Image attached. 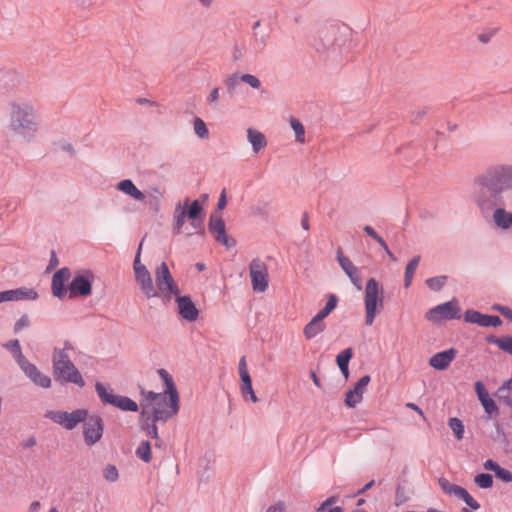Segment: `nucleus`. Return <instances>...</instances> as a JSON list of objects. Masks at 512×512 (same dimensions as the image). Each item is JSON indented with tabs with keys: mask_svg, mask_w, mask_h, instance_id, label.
<instances>
[{
	"mask_svg": "<svg viewBox=\"0 0 512 512\" xmlns=\"http://www.w3.org/2000/svg\"><path fill=\"white\" fill-rule=\"evenodd\" d=\"M474 200L482 212L505 206L502 193L512 188V165H493L474 178Z\"/></svg>",
	"mask_w": 512,
	"mask_h": 512,
	"instance_id": "f257e3e1",
	"label": "nucleus"
},
{
	"mask_svg": "<svg viewBox=\"0 0 512 512\" xmlns=\"http://www.w3.org/2000/svg\"><path fill=\"white\" fill-rule=\"evenodd\" d=\"M44 417L61 425L66 430L75 429L83 423V438L87 446H93L99 442L104 432V421L98 414H89L84 408L72 412L61 410H47Z\"/></svg>",
	"mask_w": 512,
	"mask_h": 512,
	"instance_id": "f03ea898",
	"label": "nucleus"
},
{
	"mask_svg": "<svg viewBox=\"0 0 512 512\" xmlns=\"http://www.w3.org/2000/svg\"><path fill=\"white\" fill-rule=\"evenodd\" d=\"M186 219L189 221L191 227L195 229L196 234L205 236V210L199 199L190 201V199L187 197L183 203L178 202L175 205L172 228L174 235H179L182 233V228Z\"/></svg>",
	"mask_w": 512,
	"mask_h": 512,
	"instance_id": "7ed1b4c3",
	"label": "nucleus"
},
{
	"mask_svg": "<svg viewBox=\"0 0 512 512\" xmlns=\"http://www.w3.org/2000/svg\"><path fill=\"white\" fill-rule=\"evenodd\" d=\"M10 127L14 132L20 133L29 140L33 138L37 131L33 107L28 104L21 106L15 102L12 103Z\"/></svg>",
	"mask_w": 512,
	"mask_h": 512,
	"instance_id": "20e7f679",
	"label": "nucleus"
},
{
	"mask_svg": "<svg viewBox=\"0 0 512 512\" xmlns=\"http://www.w3.org/2000/svg\"><path fill=\"white\" fill-rule=\"evenodd\" d=\"M155 282L159 297L164 304L171 301L173 295L179 294L180 289L175 282L166 262H162L155 270Z\"/></svg>",
	"mask_w": 512,
	"mask_h": 512,
	"instance_id": "39448f33",
	"label": "nucleus"
},
{
	"mask_svg": "<svg viewBox=\"0 0 512 512\" xmlns=\"http://www.w3.org/2000/svg\"><path fill=\"white\" fill-rule=\"evenodd\" d=\"M95 390L104 405H111L125 412H138L139 410V405L136 401L127 396L114 394L111 388H107L101 382H96Z\"/></svg>",
	"mask_w": 512,
	"mask_h": 512,
	"instance_id": "423d86ee",
	"label": "nucleus"
},
{
	"mask_svg": "<svg viewBox=\"0 0 512 512\" xmlns=\"http://www.w3.org/2000/svg\"><path fill=\"white\" fill-rule=\"evenodd\" d=\"M425 319L433 324H441L444 321L458 320L461 318V306L456 297L438 304L425 313Z\"/></svg>",
	"mask_w": 512,
	"mask_h": 512,
	"instance_id": "0eeeda50",
	"label": "nucleus"
},
{
	"mask_svg": "<svg viewBox=\"0 0 512 512\" xmlns=\"http://www.w3.org/2000/svg\"><path fill=\"white\" fill-rule=\"evenodd\" d=\"M144 239L140 242L135 254L133 268L135 281L140 287L141 292L147 299L159 297V292L153 285L152 277L147 267L141 263V250Z\"/></svg>",
	"mask_w": 512,
	"mask_h": 512,
	"instance_id": "6e6552de",
	"label": "nucleus"
},
{
	"mask_svg": "<svg viewBox=\"0 0 512 512\" xmlns=\"http://www.w3.org/2000/svg\"><path fill=\"white\" fill-rule=\"evenodd\" d=\"M95 275L90 269H83L75 272L70 281L68 298H86L92 294Z\"/></svg>",
	"mask_w": 512,
	"mask_h": 512,
	"instance_id": "1a4fd4ad",
	"label": "nucleus"
},
{
	"mask_svg": "<svg viewBox=\"0 0 512 512\" xmlns=\"http://www.w3.org/2000/svg\"><path fill=\"white\" fill-rule=\"evenodd\" d=\"M208 231L213 235L214 239L224 245L227 249L236 246L237 242L226 232L225 221L221 215L212 213L209 217Z\"/></svg>",
	"mask_w": 512,
	"mask_h": 512,
	"instance_id": "9d476101",
	"label": "nucleus"
},
{
	"mask_svg": "<svg viewBox=\"0 0 512 512\" xmlns=\"http://www.w3.org/2000/svg\"><path fill=\"white\" fill-rule=\"evenodd\" d=\"M250 278L255 292H265L269 284L267 267L260 259H253L250 263Z\"/></svg>",
	"mask_w": 512,
	"mask_h": 512,
	"instance_id": "9b49d317",
	"label": "nucleus"
},
{
	"mask_svg": "<svg viewBox=\"0 0 512 512\" xmlns=\"http://www.w3.org/2000/svg\"><path fill=\"white\" fill-rule=\"evenodd\" d=\"M438 484L444 493L454 495L458 499H461L471 510L480 509L481 506L479 502L462 486L450 483L445 477L438 478Z\"/></svg>",
	"mask_w": 512,
	"mask_h": 512,
	"instance_id": "f8f14e48",
	"label": "nucleus"
},
{
	"mask_svg": "<svg viewBox=\"0 0 512 512\" xmlns=\"http://www.w3.org/2000/svg\"><path fill=\"white\" fill-rule=\"evenodd\" d=\"M364 304L365 307L375 308L378 310H382L384 307L383 287L373 277L369 278L366 282Z\"/></svg>",
	"mask_w": 512,
	"mask_h": 512,
	"instance_id": "ddd939ff",
	"label": "nucleus"
},
{
	"mask_svg": "<svg viewBox=\"0 0 512 512\" xmlns=\"http://www.w3.org/2000/svg\"><path fill=\"white\" fill-rule=\"evenodd\" d=\"M71 277L68 267L58 269L52 276L51 290L54 297L63 299L69 294L70 283L66 284Z\"/></svg>",
	"mask_w": 512,
	"mask_h": 512,
	"instance_id": "4468645a",
	"label": "nucleus"
},
{
	"mask_svg": "<svg viewBox=\"0 0 512 512\" xmlns=\"http://www.w3.org/2000/svg\"><path fill=\"white\" fill-rule=\"evenodd\" d=\"M177 303L179 316L188 321L194 322L199 317V309L196 307L190 295H173Z\"/></svg>",
	"mask_w": 512,
	"mask_h": 512,
	"instance_id": "2eb2a0df",
	"label": "nucleus"
},
{
	"mask_svg": "<svg viewBox=\"0 0 512 512\" xmlns=\"http://www.w3.org/2000/svg\"><path fill=\"white\" fill-rule=\"evenodd\" d=\"M371 381L370 375L366 374L362 376L353 386L345 393L344 404L348 408H355L363 399V393L365 388Z\"/></svg>",
	"mask_w": 512,
	"mask_h": 512,
	"instance_id": "dca6fc26",
	"label": "nucleus"
},
{
	"mask_svg": "<svg viewBox=\"0 0 512 512\" xmlns=\"http://www.w3.org/2000/svg\"><path fill=\"white\" fill-rule=\"evenodd\" d=\"M457 354L458 350L454 347H450L449 349L437 352L432 355L429 358L428 363L433 369L437 371H444L449 368Z\"/></svg>",
	"mask_w": 512,
	"mask_h": 512,
	"instance_id": "f3484780",
	"label": "nucleus"
},
{
	"mask_svg": "<svg viewBox=\"0 0 512 512\" xmlns=\"http://www.w3.org/2000/svg\"><path fill=\"white\" fill-rule=\"evenodd\" d=\"M38 298L39 295L37 291L28 287L0 291V303L7 301L37 300Z\"/></svg>",
	"mask_w": 512,
	"mask_h": 512,
	"instance_id": "a211bd4d",
	"label": "nucleus"
},
{
	"mask_svg": "<svg viewBox=\"0 0 512 512\" xmlns=\"http://www.w3.org/2000/svg\"><path fill=\"white\" fill-rule=\"evenodd\" d=\"M69 366V368H63L61 372L53 368V375L55 380L60 383H73L80 388L84 387L85 381L78 368L74 364L73 367L71 365Z\"/></svg>",
	"mask_w": 512,
	"mask_h": 512,
	"instance_id": "6ab92c4d",
	"label": "nucleus"
},
{
	"mask_svg": "<svg viewBox=\"0 0 512 512\" xmlns=\"http://www.w3.org/2000/svg\"><path fill=\"white\" fill-rule=\"evenodd\" d=\"M140 394L144 398L140 400V403L138 404L141 408L142 405L145 406V408H149L150 406L156 405V403L166 404L168 401V396L166 394V391L163 393H156L154 391H147L144 387L140 386Z\"/></svg>",
	"mask_w": 512,
	"mask_h": 512,
	"instance_id": "aec40b11",
	"label": "nucleus"
},
{
	"mask_svg": "<svg viewBox=\"0 0 512 512\" xmlns=\"http://www.w3.org/2000/svg\"><path fill=\"white\" fill-rule=\"evenodd\" d=\"M410 493H413V488L409 481L399 477L395 490V506H400L406 503L410 499Z\"/></svg>",
	"mask_w": 512,
	"mask_h": 512,
	"instance_id": "412c9836",
	"label": "nucleus"
},
{
	"mask_svg": "<svg viewBox=\"0 0 512 512\" xmlns=\"http://www.w3.org/2000/svg\"><path fill=\"white\" fill-rule=\"evenodd\" d=\"M485 341L488 344H494L499 350L512 356V335L506 334L502 336H496L494 334L487 335Z\"/></svg>",
	"mask_w": 512,
	"mask_h": 512,
	"instance_id": "4be33fe9",
	"label": "nucleus"
},
{
	"mask_svg": "<svg viewBox=\"0 0 512 512\" xmlns=\"http://www.w3.org/2000/svg\"><path fill=\"white\" fill-rule=\"evenodd\" d=\"M338 28L334 25L324 26L319 31V39L323 49L333 48L336 43Z\"/></svg>",
	"mask_w": 512,
	"mask_h": 512,
	"instance_id": "5701e85b",
	"label": "nucleus"
},
{
	"mask_svg": "<svg viewBox=\"0 0 512 512\" xmlns=\"http://www.w3.org/2000/svg\"><path fill=\"white\" fill-rule=\"evenodd\" d=\"M493 219L497 227L507 230L512 228V213L504 209V206H496Z\"/></svg>",
	"mask_w": 512,
	"mask_h": 512,
	"instance_id": "b1692460",
	"label": "nucleus"
},
{
	"mask_svg": "<svg viewBox=\"0 0 512 512\" xmlns=\"http://www.w3.org/2000/svg\"><path fill=\"white\" fill-rule=\"evenodd\" d=\"M117 189L137 201H143L145 199V194L139 190L130 179H124L118 182Z\"/></svg>",
	"mask_w": 512,
	"mask_h": 512,
	"instance_id": "393cba45",
	"label": "nucleus"
},
{
	"mask_svg": "<svg viewBox=\"0 0 512 512\" xmlns=\"http://www.w3.org/2000/svg\"><path fill=\"white\" fill-rule=\"evenodd\" d=\"M69 365L73 367V362L71 361L65 349L54 348L52 367L55 368V370L61 372L63 368H69Z\"/></svg>",
	"mask_w": 512,
	"mask_h": 512,
	"instance_id": "a878e982",
	"label": "nucleus"
},
{
	"mask_svg": "<svg viewBox=\"0 0 512 512\" xmlns=\"http://www.w3.org/2000/svg\"><path fill=\"white\" fill-rule=\"evenodd\" d=\"M326 329V324L324 321L320 320L317 317H313L304 327L303 333L307 340L313 339L319 333L323 332Z\"/></svg>",
	"mask_w": 512,
	"mask_h": 512,
	"instance_id": "bb28decb",
	"label": "nucleus"
},
{
	"mask_svg": "<svg viewBox=\"0 0 512 512\" xmlns=\"http://www.w3.org/2000/svg\"><path fill=\"white\" fill-rule=\"evenodd\" d=\"M157 374L163 381V385L165 386V391L168 397H179V393L173 377L169 374V372L164 368H159L157 370Z\"/></svg>",
	"mask_w": 512,
	"mask_h": 512,
	"instance_id": "cd10ccee",
	"label": "nucleus"
},
{
	"mask_svg": "<svg viewBox=\"0 0 512 512\" xmlns=\"http://www.w3.org/2000/svg\"><path fill=\"white\" fill-rule=\"evenodd\" d=\"M247 137L249 142L252 145V149L255 153H258L261 149H263L267 145V140L265 135L253 128H248Z\"/></svg>",
	"mask_w": 512,
	"mask_h": 512,
	"instance_id": "c85d7f7f",
	"label": "nucleus"
},
{
	"mask_svg": "<svg viewBox=\"0 0 512 512\" xmlns=\"http://www.w3.org/2000/svg\"><path fill=\"white\" fill-rule=\"evenodd\" d=\"M363 231L369 236L371 237L372 239H374L382 248L383 250L385 251V253L387 254V256L392 260V261H397V257L390 251L386 241L383 239V237H381L377 232L376 230L370 226V225H365L363 227Z\"/></svg>",
	"mask_w": 512,
	"mask_h": 512,
	"instance_id": "c756f323",
	"label": "nucleus"
},
{
	"mask_svg": "<svg viewBox=\"0 0 512 512\" xmlns=\"http://www.w3.org/2000/svg\"><path fill=\"white\" fill-rule=\"evenodd\" d=\"M167 409L163 410L162 419L160 422L166 423L171 417L176 415L180 409V397H168V401L166 402Z\"/></svg>",
	"mask_w": 512,
	"mask_h": 512,
	"instance_id": "7c9ffc66",
	"label": "nucleus"
},
{
	"mask_svg": "<svg viewBox=\"0 0 512 512\" xmlns=\"http://www.w3.org/2000/svg\"><path fill=\"white\" fill-rule=\"evenodd\" d=\"M420 260H421V256L416 255L412 259H410L409 262L407 263V265L405 267V272H404V287L405 288H409L411 286L413 276H414L415 271L420 263Z\"/></svg>",
	"mask_w": 512,
	"mask_h": 512,
	"instance_id": "2f4dec72",
	"label": "nucleus"
},
{
	"mask_svg": "<svg viewBox=\"0 0 512 512\" xmlns=\"http://www.w3.org/2000/svg\"><path fill=\"white\" fill-rule=\"evenodd\" d=\"M337 261L348 277L358 272V269L354 266L353 262L349 259V257L343 254V250L341 247H338L337 249Z\"/></svg>",
	"mask_w": 512,
	"mask_h": 512,
	"instance_id": "473e14b6",
	"label": "nucleus"
},
{
	"mask_svg": "<svg viewBox=\"0 0 512 512\" xmlns=\"http://www.w3.org/2000/svg\"><path fill=\"white\" fill-rule=\"evenodd\" d=\"M240 381H241L240 390H241L244 400H247L249 398L253 403L258 402V397L256 396V393L252 386L251 376L245 377V378H240Z\"/></svg>",
	"mask_w": 512,
	"mask_h": 512,
	"instance_id": "72a5a7b5",
	"label": "nucleus"
},
{
	"mask_svg": "<svg viewBox=\"0 0 512 512\" xmlns=\"http://www.w3.org/2000/svg\"><path fill=\"white\" fill-rule=\"evenodd\" d=\"M240 381H241L240 390H241L244 400H247L249 398L253 403L258 402V397L256 396V393L252 386L251 376L245 377V378H240Z\"/></svg>",
	"mask_w": 512,
	"mask_h": 512,
	"instance_id": "f704fd0d",
	"label": "nucleus"
},
{
	"mask_svg": "<svg viewBox=\"0 0 512 512\" xmlns=\"http://www.w3.org/2000/svg\"><path fill=\"white\" fill-rule=\"evenodd\" d=\"M135 455L144 463H150L152 460V446L150 441L142 440L136 448Z\"/></svg>",
	"mask_w": 512,
	"mask_h": 512,
	"instance_id": "c9c22d12",
	"label": "nucleus"
},
{
	"mask_svg": "<svg viewBox=\"0 0 512 512\" xmlns=\"http://www.w3.org/2000/svg\"><path fill=\"white\" fill-rule=\"evenodd\" d=\"M4 348H6L13 358L15 359L16 363H18L20 360L24 359V355L22 353L21 345L18 339H12L8 342L4 343L2 345Z\"/></svg>",
	"mask_w": 512,
	"mask_h": 512,
	"instance_id": "e433bc0d",
	"label": "nucleus"
},
{
	"mask_svg": "<svg viewBox=\"0 0 512 512\" xmlns=\"http://www.w3.org/2000/svg\"><path fill=\"white\" fill-rule=\"evenodd\" d=\"M448 426L452 430V432L457 440L463 439L465 428H464V424H463L462 420H460L457 417H451L448 420Z\"/></svg>",
	"mask_w": 512,
	"mask_h": 512,
	"instance_id": "4c0bfd02",
	"label": "nucleus"
},
{
	"mask_svg": "<svg viewBox=\"0 0 512 512\" xmlns=\"http://www.w3.org/2000/svg\"><path fill=\"white\" fill-rule=\"evenodd\" d=\"M448 280V276L446 275H439L435 277H430L425 280V284L427 287L435 292H438L442 290V288L446 285V282Z\"/></svg>",
	"mask_w": 512,
	"mask_h": 512,
	"instance_id": "58836bf2",
	"label": "nucleus"
},
{
	"mask_svg": "<svg viewBox=\"0 0 512 512\" xmlns=\"http://www.w3.org/2000/svg\"><path fill=\"white\" fill-rule=\"evenodd\" d=\"M291 128L295 132V141L298 143L305 142V128L301 121L295 117L290 118Z\"/></svg>",
	"mask_w": 512,
	"mask_h": 512,
	"instance_id": "ea45409f",
	"label": "nucleus"
},
{
	"mask_svg": "<svg viewBox=\"0 0 512 512\" xmlns=\"http://www.w3.org/2000/svg\"><path fill=\"white\" fill-rule=\"evenodd\" d=\"M354 356V350L352 347H348L344 350H342L335 359V362L339 368H342L344 366H349V363L351 359Z\"/></svg>",
	"mask_w": 512,
	"mask_h": 512,
	"instance_id": "a19ab883",
	"label": "nucleus"
},
{
	"mask_svg": "<svg viewBox=\"0 0 512 512\" xmlns=\"http://www.w3.org/2000/svg\"><path fill=\"white\" fill-rule=\"evenodd\" d=\"M475 484L481 489H489L493 486L494 480L490 473H479L474 478Z\"/></svg>",
	"mask_w": 512,
	"mask_h": 512,
	"instance_id": "79ce46f5",
	"label": "nucleus"
},
{
	"mask_svg": "<svg viewBox=\"0 0 512 512\" xmlns=\"http://www.w3.org/2000/svg\"><path fill=\"white\" fill-rule=\"evenodd\" d=\"M480 403L483 406L488 419L496 418L499 415V408L491 397Z\"/></svg>",
	"mask_w": 512,
	"mask_h": 512,
	"instance_id": "37998d69",
	"label": "nucleus"
},
{
	"mask_svg": "<svg viewBox=\"0 0 512 512\" xmlns=\"http://www.w3.org/2000/svg\"><path fill=\"white\" fill-rule=\"evenodd\" d=\"M503 324L502 319L498 315L482 314L481 316V327H500Z\"/></svg>",
	"mask_w": 512,
	"mask_h": 512,
	"instance_id": "c03bdc74",
	"label": "nucleus"
},
{
	"mask_svg": "<svg viewBox=\"0 0 512 512\" xmlns=\"http://www.w3.org/2000/svg\"><path fill=\"white\" fill-rule=\"evenodd\" d=\"M17 364L29 379H31L33 376L35 377L39 371L36 365L31 363L26 357L20 360Z\"/></svg>",
	"mask_w": 512,
	"mask_h": 512,
	"instance_id": "a18cd8bd",
	"label": "nucleus"
},
{
	"mask_svg": "<svg viewBox=\"0 0 512 512\" xmlns=\"http://www.w3.org/2000/svg\"><path fill=\"white\" fill-rule=\"evenodd\" d=\"M194 132L201 139H206L209 137V130L207 128V125L199 117H195L194 119Z\"/></svg>",
	"mask_w": 512,
	"mask_h": 512,
	"instance_id": "49530a36",
	"label": "nucleus"
},
{
	"mask_svg": "<svg viewBox=\"0 0 512 512\" xmlns=\"http://www.w3.org/2000/svg\"><path fill=\"white\" fill-rule=\"evenodd\" d=\"M240 81H241V79H240L239 73H233L226 78L225 85H226L227 93L230 96H233L236 88L239 86Z\"/></svg>",
	"mask_w": 512,
	"mask_h": 512,
	"instance_id": "de8ad7c7",
	"label": "nucleus"
},
{
	"mask_svg": "<svg viewBox=\"0 0 512 512\" xmlns=\"http://www.w3.org/2000/svg\"><path fill=\"white\" fill-rule=\"evenodd\" d=\"M494 426H495V436L493 437V440L500 442L505 447L509 446L510 441L508 440V438L503 430V427L498 420H495Z\"/></svg>",
	"mask_w": 512,
	"mask_h": 512,
	"instance_id": "09e8293b",
	"label": "nucleus"
},
{
	"mask_svg": "<svg viewBox=\"0 0 512 512\" xmlns=\"http://www.w3.org/2000/svg\"><path fill=\"white\" fill-rule=\"evenodd\" d=\"M510 389L511 387L501 386L498 389L496 395L500 402L512 408V397L510 395Z\"/></svg>",
	"mask_w": 512,
	"mask_h": 512,
	"instance_id": "8fccbe9b",
	"label": "nucleus"
},
{
	"mask_svg": "<svg viewBox=\"0 0 512 512\" xmlns=\"http://www.w3.org/2000/svg\"><path fill=\"white\" fill-rule=\"evenodd\" d=\"M482 314L483 313H481V312H479L477 310L468 309L463 314V320L466 323L480 325Z\"/></svg>",
	"mask_w": 512,
	"mask_h": 512,
	"instance_id": "3c124183",
	"label": "nucleus"
},
{
	"mask_svg": "<svg viewBox=\"0 0 512 512\" xmlns=\"http://www.w3.org/2000/svg\"><path fill=\"white\" fill-rule=\"evenodd\" d=\"M151 414L148 411V408H145L144 405H142V410L138 417V426L139 429L142 431L145 428H148V426L151 424Z\"/></svg>",
	"mask_w": 512,
	"mask_h": 512,
	"instance_id": "603ef678",
	"label": "nucleus"
},
{
	"mask_svg": "<svg viewBox=\"0 0 512 512\" xmlns=\"http://www.w3.org/2000/svg\"><path fill=\"white\" fill-rule=\"evenodd\" d=\"M35 385L41 388H50L51 387V378L47 375L42 374L40 371L37 372L35 377H31L30 379Z\"/></svg>",
	"mask_w": 512,
	"mask_h": 512,
	"instance_id": "864d4df0",
	"label": "nucleus"
},
{
	"mask_svg": "<svg viewBox=\"0 0 512 512\" xmlns=\"http://www.w3.org/2000/svg\"><path fill=\"white\" fill-rule=\"evenodd\" d=\"M103 477L109 482H115L119 477L117 467L113 464L106 465L103 470Z\"/></svg>",
	"mask_w": 512,
	"mask_h": 512,
	"instance_id": "5fc2aeb1",
	"label": "nucleus"
},
{
	"mask_svg": "<svg viewBox=\"0 0 512 512\" xmlns=\"http://www.w3.org/2000/svg\"><path fill=\"white\" fill-rule=\"evenodd\" d=\"M474 388H475V392L478 397V400L480 402H483L484 400L489 399L490 395L482 381H476L474 383Z\"/></svg>",
	"mask_w": 512,
	"mask_h": 512,
	"instance_id": "6e6d98bb",
	"label": "nucleus"
},
{
	"mask_svg": "<svg viewBox=\"0 0 512 512\" xmlns=\"http://www.w3.org/2000/svg\"><path fill=\"white\" fill-rule=\"evenodd\" d=\"M240 79L242 82L247 83L253 89H259L261 87L260 80L252 74H242L240 75Z\"/></svg>",
	"mask_w": 512,
	"mask_h": 512,
	"instance_id": "4d7b16f0",
	"label": "nucleus"
},
{
	"mask_svg": "<svg viewBox=\"0 0 512 512\" xmlns=\"http://www.w3.org/2000/svg\"><path fill=\"white\" fill-rule=\"evenodd\" d=\"M165 406H167V404L156 403V405L152 407V410L149 411L151 414L152 422H160V419H162L163 410Z\"/></svg>",
	"mask_w": 512,
	"mask_h": 512,
	"instance_id": "13d9d810",
	"label": "nucleus"
},
{
	"mask_svg": "<svg viewBox=\"0 0 512 512\" xmlns=\"http://www.w3.org/2000/svg\"><path fill=\"white\" fill-rule=\"evenodd\" d=\"M495 477L504 483L512 482V472L504 467H501L496 471Z\"/></svg>",
	"mask_w": 512,
	"mask_h": 512,
	"instance_id": "bf43d9fd",
	"label": "nucleus"
},
{
	"mask_svg": "<svg viewBox=\"0 0 512 512\" xmlns=\"http://www.w3.org/2000/svg\"><path fill=\"white\" fill-rule=\"evenodd\" d=\"M30 325V320L27 314H23L14 324L13 331L15 334L19 333L23 328Z\"/></svg>",
	"mask_w": 512,
	"mask_h": 512,
	"instance_id": "052dcab7",
	"label": "nucleus"
},
{
	"mask_svg": "<svg viewBox=\"0 0 512 512\" xmlns=\"http://www.w3.org/2000/svg\"><path fill=\"white\" fill-rule=\"evenodd\" d=\"M226 205H227V193H226V188H224L220 193L215 211L213 213L220 215L219 213H221L222 210L225 209Z\"/></svg>",
	"mask_w": 512,
	"mask_h": 512,
	"instance_id": "680f3d73",
	"label": "nucleus"
},
{
	"mask_svg": "<svg viewBox=\"0 0 512 512\" xmlns=\"http://www.w3.org/2000/svg\"><path fill=\"white\" fill-rule=\"evenodd\" d=\"M338 501L337 496H330L325 501H323L319 507L316 509V512H328L332 505H334Z\"/></svg>",
	"mask_w": 512,
	"mask_h": 512,
	"instance_id": "e2e57ef3",
	"label": "nucleus"
},
{
	"mask_svg": "<svg viewBox=\"0 0 512 512\" xmlns=\"http://www.w3.org/2000/svg\"><path fill=\"white\" fill-rule=\"evenodd\" d=\"M381 310H378V309H375V308H369V307H365V324L367 326H371L375 320V317L376 315L380 312Z\"/></svg>",
	"mask_w": 512,
	"mask_h": 512,
	"instance_id": "0e129e2a",
	"label": "nucleus"
},
{
	"mask_svg": "<svg viewBox=\"0 0 512 512\" xmlns=\"http://www.w3.org/2000/svg\"><path fill=\"white\" fill-rule=\"evenodd\" d=\"M339 299L335 294L327 295V301L325 303L326 309H328L331 313L336 309L338 305Z\"/></svg>",
	"mask_w": 512,
	"mask_h": 512,
	"instance_id": "69168bd1",
	"label": "nucleus"
},
{
	"mask_svg": "<svg viewBox=\"0 0 512 512\" xmlns=\"http://www.w3.org/2000/svg\"><path fill=\"white\" fill-rule=\"evenodd\" d=\"M142 431L146 432L147 436L151 437L152 439L158 440L159 433L156 422H151L148 428H145Z\"/></svg>",
	"mask_w": 512,
	"mask_h": 512,
	"instance_id": "338daca9",
	"label": "nucleus"
},
{
	"mask_svg": "<svg viewBox=\"0 0 512 512\" xmlns=\"http://www.w3.org/2000/svg\"><path fill=\"white\" fill-rule=\"evenodd\" d=\"M239 376L240 378L250 377L245 356H242L239 361Z\"/></svg>",
	"mask_w": 512,
	"mask_h": 512,
	"instance_id": "774afa93",
	"label": "nucleus"
}]
</instances>
